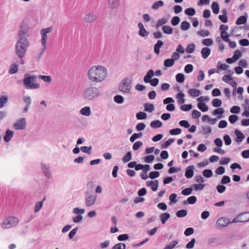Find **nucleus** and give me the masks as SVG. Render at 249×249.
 <instances>
[{"label": "nucleus", "instance_id": "nucleus-57", "mask_svg": "<svg viewBox=\"0 0 249 249\" xmlns=\"http://www.w3.org/2000/svg\"><path fill=\"white\" fill-rule=\"evenodd\" d=\"M192 108V105H183L180 107V109L184 111H188L191 110Z\"/></svg>", "mask_w": 249, "mask_h": 249}, {"label": "nucleus", "instance_id": "nucleus-23", "mask_svg": "<svg viewBox=\"0 0 249 249\" xmlns=\"http://www.w3.org/2000/svg\"><path fill=\"white\" fill-rule=\"evenodd\" d=\"M184 94L182 91L179 92L176 96V98L178 99V102L179 104L181 105L185 103V100L184 98Z\"/></svg>", "mask_w": 249, "mask_h": 249}, {"label": "nucleus", "instance_id": "nucleus-3", "mask_svg": "<svg viewBox=\"0 0 249 249\" xmlns=\"http://www.w3.org/2000/svg\"><path fill=\"white\" fill-rule=\"evenodd\" d=\"M100 95L101 91L100 89L92 85L86 88L83 93L84 98L89 101H93Z\"/></svg>", "mask_w": 249, "mask_h": 249}, {"label": "nucleus", "instance_id": "nucleus-25", "mask_svg": "<svg viewBox=\"0 0 249 249\" xmlns=\"http://www.w3.org/2000/svg\"><path fill=\"white\" fill-rule=\"evenodd\" d=\"M211 53V50L209 48L205 47L202 48L201 51L202 56L203 58H207L210 55Z\"/></svg>", "mask_w": 249, "mask_h": 249}, {"label": "nucleus", "instance_id": "nucleus-16", "mask_svg": "<svg viewBox=\"0 0 249 249\" xmlns=\"http://www.w3.org/2000/svg\"><path fill=\"white\" fill-rule=\"evenodd\" d=\"M146 185L151 188L153 191H156L158 188V181L156 180L154 181L149 180L146 182Z\"/></svg>", "mask_w": 249, "mask_h": 249}, {"label": "nucleus", "instance_id": "nucleus-41", "mask_svg": "<svg viewBox=\"0 0 249 249\" xmlns=\"http://www.w3.org/2000/svg\"><path fill=\"white\" fill-rule=\"evenodd\" d=\"M190 24L186 21L182 22L181 24V29L183 31L187 30L190 28Z\"/></svg>", "mask_w": 249, "mask_h": 249}, {"label": "nucleus", "instance_id": "nucleus-49", "mask_svg": "<svg viewBox=\"0 0 249 249\" xmlns=\"http://www.w3.org/2000/svg\"><path fill=\"white\" fill-rule=\"evenodd\" d=\"M142 134L140 133H134L130 138V141L132 142H134L135 140L138 138L141 137Z\"/></svg>", "mask_w": 249, "mask_h": 249}, {"label": "nucleus", "instance_id": "nucleus-34", "mask_svg": "<svg viewBox=\"0 0 249 249\" xmlns=\"http://www.w3.org/2000/svg\"><path fill=\"white\" fill-rule=\"evenodd\" d=\"M144 110L146 112H152L154 110V106L150 103H146L144 105Z\"/></svg>", "mask_w": 249, "mask_h": 249}, {"label": "nucleus", "instance_id": "nucleus-18", "mask_svg": "<svg viewBox=\"0 0 249 249\" xmlns=\"http://www.w3.org/2000/svg\"><path fill=\"white\" fill-rule=\"evenodd\" d=\"M80 113L83 116H89L91 114L90 107L88 106L82 107L79 111Z\"/></svg>", "mask_w": 249, "mask_h": 249}, {"label": "nucleus", "instance_id": "nucleus-51", "mask_svg": "<svg viewBox=\"0 0 249 249\" xmlns=\"http://www.w3.org/2000/svg\"><path fill=\"white\" fill-rule=\"evenodd\" d=\"M146 114L143 112H139L136 114L137 119L138 120L145 119L146 118Z\"/></svg>", "mask_w": 249, "mask_h": 249}, {"label": "nucleus", "instance_id": "nucleus-15", "mask_svg": "<svg viewBox=\"0 0 249 249\" xmlns=\"http://www.w3.org/2000/svg\"><path fill=\"white\" fill-rule=\"evenodd\" d=\"M230 223V220L228 218L222 217L217 220L216 225L218 227H226Z\"/></svg>", "mask_w": 249, "mask_h": 249}, {"label": "nucleus", "instance_id": "nucleus-17", "mask_svg": "<svg viewBox=\"0 0 249 249\" xmlns=\"http://www.w3.org/2000/svg\"><path fill=\"white\" fill-rule=\"evenodd\" d=\"M195 169L194 166L191 165L189 166H188L186 168L185 176V177L188 178H190L193 177L194 175V170Z\"/></svg>", "mask_w": 249, "mask_h": 249}, {"label": "nucleus", "instance_id": "nucleus-40", "mask_svg": "<svg viewBox=\"0 0 249 249\" xmlns=\"http://www.w3.org/2000/svg\"><path fill=\"white\" fill-rule=\"evenodd\" d=\"M45 199V198L44 197L42 201H39L36 203L35 207V210L34 212L35 213L38 212L42 208V203L43 201Z\"/></svg>", "mask_w": 249, "mask_h": 249}, {"label": "nucleus", "instance_id": "nucleus-19", "mask_svg": "<svg viewBox=\"0 0 249 249\" xmlns=\"http://www.w3.org/2000/svg\"><path fill=\"white\" fill-rule=\"evenodd\" d=\"M18 39H28L27 37L29 36V35L28 33L27 30H20L18 33Z\"/></svg>", "mask_w": 249, "mask_h": 249}, {"label": "nucleus", "instance_id": "nucleus-55", "mask_svg": "<svg viewBox=\"0 0 249 249\" xmlns=\"http://www.w3.org/2000/svg\"><path fill=\"white\" fill-rule=\"evenodd\" d=\"M181 132V130L180 128H174L170 130V134L172 135H178Z\"/></svg>", "mask_w": 249, "mask_h": 249}, {"label": "nucleus", "instance_id": "nucleus-38", "mask_svg": "<svg viewBox=\"0 0 249 249\" xmlns=\"http://www.w3.org/2000/svg\"><path fill=\"white\" fill-rule=\"evenodd\" d=\"M174 64V61L173 59L171 58L166 59L164 61V65L167 67H171Z\"/></svg>", "mask_w": 249, "mask_h": 249}, {"label": "nucleus", "instance_id": "nucleus-53", "mask_svg": "<svg viewBox=\"0 0 249 249\" xmlns=\"http://www.w3.org/2000/svg\"><path fill=\"white\" fill-rule=\"evenodd\" d=\"M212 104L214 107H219L221 105L222 102L219 99L215 98L213 100Z\"/></svg>", "mask_w": 249, "mask_h": 249}, {"label": "nucleus", "instance_id": "nucleus-35", "mask_svg": "<svg viewBox=\"0 0 249 249\" xmlns=\"http://www.w3.org/2000/svg\"><path fill=\"white\" fill-rule=\"evenodd\" d=\"M178 243V240H174L170 242L169 244L167 245L163 249H173Z\"/></svg>", "mask_w": 249, "mask_h": 249}, {"label": "nucleus", "instance_id": "nucleus-29", "mask_svg": "<svg viewBox=\"0 0 249 249\" xmlns=\"http://www.w3.org/2000/svg\"><path fill=\"white\" fill-rule=\"evenodd\" d=\"M196 201V197L195 196H191L188 198L186 200H184L183 201V204L184 205L187 204H195Z\"/></svg>", "mask_w": 249, "mask_h": 249}, {"label": "nucleus", "instance_id": "nucleus-21", "mask_svg": "<svg viewBox=\"0 0 249 249\" xmlns=\"http://www.w3.org/2000/svg\"><path fill=\"white\" fill-rule=\"evenodd\" d=\"M18 68L17 64L13 63L9 67L8 73L10 74H15L18 72Z\"/></svg>", "mask_w": 249, "mask_h": 249}, {"label": "nucleus", "instance_id": "nucleus-54", "mask_svg": "<svg viewBox=\"0 0 249 249\" xmlns=\"http://www.w3.org/2000/svg\"><path fill=\"white\" fill-rule=\"evenodd\" d=\"M203 175L206 178H210L213 175V172L211 170L205 169L203 171Z\"/></svg>", "mask_w": 249, "mask_h": 249}, {"label": "nucleus", "instance_id": "nucleus-28", "mask_svg": "<svg viewBox=\"0 0 249 249\" xmlns=\"http://www.w3.org/2000/svg\"><path fill=\"white\" fill-rule=\"evenodd\" d=\"M188 94L192 97H197L200 94V91L199 90L192 89L188 91Z\"/></svg>", "mask_w": 249, "mask_h": 249}, {"label": "nucleus", "instance_id": "nucleus-8", "mask_svg": "<svg viewBox=\"0 0 249 249\" xmlns=\"http://www.w3.org/2000/svg\"><path fill=\"white\" fill-rule=\"evenodd\" d=\"M41 45L42 48L40 49V52L39 53L40 56L41 55L44 51L45 50L46 48V37H47V29L44 28L42 29L41 31Z\"/></svg>", "mask_w": 249, "mask_h": 249}, {"label": "nucleus", "instance_id": "nucleus-14", "mask_svg": "<svg viewBox=\"0 0 249 249\" xmlns=\"http://www.w3.org/2000/svg\"><path fill=\"white\" fill-rule=\"evenodd\" d=\"M138 26L139 28V35L142 37H145L148 36L149 32L146 30L143 24L141 22L138 23Z\"/></svg>", "mask_w": 249, "mask_h": 249}, {"label": "nucleus", "instance_id": "nucleus-31", "mask_svg": "<svg viewBox=\"0 0 249 249\" xmlns=\"http://www.w3.org/2000/svg\"><path fill=\"white\" fill-rule=\"evenodd\" d=\"M197 107L202 112H206L209 109L208 107L205 103L202 102H198Z\"/></svg>", "mask_w": 249, "mask_h": 249}, {"label": "nucleus", "instance_id": "nucleus-11", "mask_svg": "<svg viewBox=\"0 0 249 249\" xmlns=\"http://www.w3.org/2000/svg\"><path fill=\"white\" fill-rule=\"evenodd\" d=\"M107 6L111 10L118 9L120 6V0H107Z\"/></svg>", "mask_w": 249, "mask_h": 249}, {"label": "nucleus", "instance_id": "nucleus-59", "mask_svg": "<svg viewBox=\"0 0 249 249\" xmlns=\"http://www.w3.org/2000/svg\"><path fill=\"white\" fill-rule=\"evenodd\" d=\"M240 108L238 106H233L230 109V111L232 113H239L240 112Z\"/></svg>", "mask_w": 249, "mask_h": 249}, {"label": "nucleus", "instance_id": "nucleus-43", "mask_svg": "<svg viewBox=\"0 0 249 249\" xmlns=\"http://www.w3.org/2000/svg\"><path fill=\"white\" fill-rule=\"evenodd\" d=\"M185 14L188 16H194L196 14V10L194 8H188L185 10Z\"/></svg>", "mask_w": 249, "mask_h": 249}, {"label": "nucleus", "instance_id": "nucleus-1", "mask_svg": "<svg viewBox=\"0 0 249 249\" xmlns=\"http://www.w3.org/2000/svg\"><path fill=\"white\" fill-rule=\"evenodd\" d=\"M108 75L107 69L102 65H94L90 67L87 73L88 79L91 82L99 83L106 80Z\"/></svg>", "mask_w": 249, "mask_h": 249}, {"label": "nucleus", "instance_id": "nucleus-60", "mask_svg": "<svg viewBox=\"0 0 249 249\" xmlns=\"http://www.w3.org/2000/svg\"><path fill=\"white\" fill-rule=\"evenodd\" d=\"M142 142L140 141H137L135 142L133 145V149L135 151L137 150L139 148L142 146Z\"/></svg>", "mask_w": 249, "mask_h": 249}, {"label": "nucleus", "instance_id": "nucleus-61", "mask_svg": "<svg viewBox=\"0 0 249 249\" xmlns=\"http://www.w3.org/2000/svg\"><path fill=\"white\" fill-rule=\"evenodd\" d=\"M180 21V18L178 17H174L171 19V23L173 26L177 25Z\"/></svg>", "mask_w": 249, "mask_h": 249}, {"label": "nucleus", "instance_id": "nucleus-6", "mask_svg": "<svg viewBox=\"0 0 249 249\" xmlns=\"http://www.w3.org/2000/svg\"><path fill=\"white\" fill-rule=\"evenodd\" d=\"M19 220L15 216H10L6 217L0 223V227L2 229H8L16 227L18 223Z\"/></svg>", "mask_w": 249, "mask_h": 249}, {"label": "nucleus", "instance_id": "nucleus-62", "mask_svg": "<svg viewBox=\"0 0 249 249\" xmlns=\"http://www.w3.org/2000/svg\"><path fill=\"white\" fill-rule=\"evenodd\" d=\"M160 173L158 171L151 172L149 173V177L151 179H154L159 177Z\"/></svg>", "mask_w": 249, "mask_h": 249}, {"label": "nucleus", "instance_id": "nucleus-64", "mask_svg": "<svg viewBox=\"0 0 249 249\" xmlns=\"http://www.w3.org/2000/svg\"><path fill=\"white\" fill-rule=\"evenodd\" d=\"M238 120V116L235 115H230L229 117V120L231 124L235 123Z\"/></svg>", "mask_w": 249, "mask_h": 249}, {"label": "nucleus", "instance_id": "nucleus-20", "mask_svg": "<svg viewBox=\"0 0 249 249\" xmlns=\"http://www.w3.org/2000/svg\"><path fill=\"white\" fill-rule=\"evenodd\" d=\"M14 132L9 130L7 129L5 132V135L4 137V141L5 142H9L12 138L13 137L14 135Z\"/></svg>", "mask_w": 249, "mask_h": 249}, {"label": "nucleus", "instance_id": "nucleus-47", "mask_svg": "<svg viewBox=\"0 0 249 249\" xmlns=\"http://www.w3.org/2000/svg\"><path fill=\"white\" fill-rule=\"evenodd\" d=\"M126 246L124 243H119L115 245L111 249H125Z\"/></svg>", "mask_w": 249, "mask_h": 249}, {"label": "nucleus", "instance_id": "nucleus-45", "mask_svg": "<svg viewBox=\"0 0 249 249\" xmlns=\"http://www.w3.org/2000/svg\"><path fill=\"white\" fill-rule=\"evenodd\" d=\"M114 101L118 104H122L124 102V99L122 96L118 95L114 96Z\"/></svg>", "mask_w": 249, "mask_h": 249}, {"label": "nucleus", "instance_id": "nucleus-24", "mask_svg": "<svg viewBox=\"0 0 249 249\" xmlns=\"http://www.w3.org/2000/svg\"><path fill=\"white\" fill-rule=\"evenodd\" d=\"M163 43L162 41L158 40L157 43L155 44L154 47V50L155 53L159 54L160 53V49L163 45Z\"/></svg>", "mask_w": 249, "mask_h": 249}, {"label": "nucleus", "instance_id": "nucleus-52", "mask_svg": "<svg viewBox=\"0 0 249 249\" xmlns=\"http://www.w3.org/2000/svg\"><path fill=\"white\" fill-rule=\"evenodd\" d=\"M202 43L204 45L210 46L213 44V41L211 38H206L203 40Z\"/></svg>", "mask_w": 249, "mask_h": 249}, {"label": "nucleus", "instance_id": "nucleus-50", "mask_svg": "<svg viewBox=\"0 0 249 249\" xmlns=\"http://www.w3.org/2000/svg\"><path fill=\"white\" fill-rule=\"evenodd\" d=\"M176 80L178 83H183L184 81V76L182 73H178L176 75Z\"/></svg>", "mask_w": 249, "mask_h": 249}, {"label": "nucleus", "instance_id": "nucleus-58", "mask_svg": "<svg viewBox=\"0 0 249 249\" xmlns=\"http://www.w3.org/2000/svg\"><path fill=\"white\" fill-rule=\"evenodd\" d=\"M167 20L165 18H162L159 19L157 22V27H160L166 23Z\"/></svg>", "mask_w": 249, "mask_h": 249}, {"label": "nucleus", "instance_id": "nucleus-63", "mask_svg": "<svg viewBox=\"0 0 249 249\" xmlns=\"http://www.w3.org/2000/svg\"><path fill=\"white\" fill-rule=\"evenodd\" d=\"M78 228H75L73 229H72L69 233V237L70 239H72L73 237L76 234L77 231H78Z\"/></svg>", "mask_w": 249, "mask_h": 249}, {"label": "nucleus", "instance_id": "nucleus-37", "mask_svg": "<svg viewBox=\"0 0 249 249\" xmlns=\"http://www.w3.org/2000/svg\"><path fill=\"white\" fill-rule=\"evenodd\" d=\"M247 22V18L245 16H241L238 18L236 21V24L238 25L245 23Z\"/></svg>", "mask_w": 249, "mask_h": 249}, {"label": "nucleus", "instance_id": "nucleus-22", "mask_svg": "<svg viewBox=\"0 0 249 249\" xmlns=\"http://www.w3.org/2000/svg\"><path fill=\"white\" fill-rule=\"evenodd\" d=\"M235 133L236 136V139H235L236 142H241L245 138V136L242 132L237 129L235 131Z\"/></svg>", "mask_w": 249, "mask_h": 249}, {"label": "nucleus", "instance_id": "nucleus-33", "mask_svg": "<svg viewBox=\"0 0 249 249\" xmlns=\"http://www.w3.org/2000/svg\"><path fill=\"white\" fill-rule=\"evenodd\" d=\"M164 5V3L161 0H159L155 2L152 6V8L153 10H158L159 8L163 6Z\"/></svg>", "mask_w": 249, "mask_h": 249}, {"label": "nucleus", "instance_id": "nucleus-26", "mask_svg": "<svg viewBox=\"0 0 249 249\" xmlns=\"http://www.w3.org/2000/svg\"><path fill=\"white\" fill-rule=\"evenodd\" d=\"M170 217V215L169 213H165L161 214L160 215V218L161 220V222L162 224L165 223L167 220Z\"/></svg>", "mask_w": 249, "mask_h": 249}, {"label": "nucleus", "instance_id": "nucleus-5", "mask_svg": "<svg viewBox=\"0 0 249 249\" xmlns=\"http://www.w3.org/2000/svg\"><path fill=\"white\" fill-rule=\"evenodd\" d=\"M36 82V77L29 74H25L23 79V85L27 89H36L39 85Z\"/></svg>", "mask_w": 249, "mask_h": 249}, {"label": "nucleus", "instance_id": "nucleus-36", "mask_svg": "<svg viewBox=\"0 0 249 249\" xmlns=\"http://www.w3.org/2000/svg\"><path fill=\"white\" fill-rule=\"evenodd\" d=\"M212 9L214 14H217L219 11L218 4L216 2H213L212 4Z\"/></svg>", "mask_w": 249, "mask_h": 249}, {"label": "nucleus", "instance_id": "nucleus-2", "mask_svg": "<svg viewBox=\"0 0 249 249\" xmlns=\"http://www.w3.org/2000/svg\"><path fill=\"white\" fill-rule=\"evenodd\" d=\"M30 45L29 39H18L15 45V53L19 58V63L21 64H24L23 58L25 56L26 52Z\"/></svg>", "mask_w": 249, "mask_h": 249}, {"label": "nucleus", "instance_id": "nucleus-27", "mask_svg": "<svg viewBox=\"0 0 249 249\" xmlns=\"http://www.w3.org/2000/svg\"><path fill=\"white\" fill-rule=\"evenodd\" d=\"M8 97L7 95H1L0 96V108L4 107L8 102Z\"/></svg>", "mask_w": 249, "mask_h": 249}, {"label": "nucleus", "instance_id": "nucleus-56", "mask_svg": "<svg viewBox=\"0 0 249 249\" xmlns=\"http://www.w3.org/2000/svg\"><path fill=\"white\" fill-rule=\"evenodd\" d=\"M92 149V147L90 146L89 147H88L87 146H82L81 147V150L84 152L88 154H91V150Z\"/></svg>", "mask_w": 249, "mask_h": 249}, {"label": "nucleus", "instance_id": "nucleus-46", "mask_svg": "<svg viewBox=\"0 0 249 249\" xmlns=\"http://www.w3.org/2000/svg\"><path fill=\"white\" fill-rule=\"evenodd\" d=\"M195 49V45L194 44H189L186 49V52L187 53H192L194 52Z\"/></svg>", "mask_w": 249, "mask_h": 249}, {"label": "nucleus", "instance_id": "nucleus-10", "mask_svg": "<svg viewBox=\"0 0 249 249\" xmlns=\"http://www.w3.org/2000/svg\"><path fill=\"white\" fill-rule=\"evenodd\" d=\"M97 18V15L93 13L86 14L83 17V20L86 23H91L94 22Z\"/></svg>", "mask_w": 249, "mask_h": 249}, {"label": "nucleus", "instance_id": "nucleus-32", "mask_svg": "<svg viewBox=\"0 0 249 249\" xmlns=\"http://www.w3.org/2000/svg\"><path fill=\"white\" fill-rule=\"evenodd\" d=\"M162 123L159 120L152 121L150 123V126L153 128H160L162 126Z\"/></svg>", "mask_w": 249, "mask_h": 249}, {"label": "nucleus", "instance_id": "nucleus-13", "mask_svg": "<svg viewBox=\"0 0 249 249\" xmlns=\"http://www.w3.org/2000/svg\"><path fill=\"white\" fill-rule=\"evenodd\" d=\"M222 80L225 82L231 85L233 88H236L237 86L236 83L233 80L232 77L229 75H226L223 77Z\"/></svg>", "mask_w": 249, "mask_h": 249}, {"label": "nucleus", "instance_id": "nucleus-42", "mask_svg": "<svg viewBox=\"0 0 249 249\" xmlns=\"http://www.w3.org/2000/svg\"><path fill=\"white\" fill-rule=\"evenodd\" d=\"M197 34L201 37H206L210 35V32L208 30H202L197 32Z\"/></svg>", "mask_w": 249, "mask_h": 249}, {"label": "nucleus", "instance_id": "nucleus-4", "mask_svg": "<svg viewBox=\"0 0 249 249\" xmlns=\"http://www.w3.org/2000/svg\"><path fill=\"white\" fill-rule=\"evenodd\" d=\"M132 78L128 76L123 79L119 85V89L124 94L131 93L132 89Z\"/></svg>", "mask_w": 249, "mask_h": 249}, {"label": "nucleus", "instance_id": "nucleus-9", "mask_svg": "<svg viewBox=\"0 0 249 249\" xmlns=\"http://www.w3.org/2000/svg\"><path fill=\"white\" fill-rule=\"evenodd\" d=\"M26 126V120L24 118H20L13 124V127L16 130H23Z\"/></svg>", "mask_w": 249, "mask_h": 249}, {"label": "nucleus", "instance_id": "nucleus-30", "mask_svg": "<svg viewBox=\"0 0 249 249\" xmlns=\"http://www.w3.org/2000/svg\"><path fill=\"white\" fill-rule=\"evenodd\" d=\"M162 30L164 33L168 35H171L173 32V28L169 26H163L162 27Z\"/></svg>", "mask_w": 249, "mask_h": 249}, {"label": "nucleus", "instance_id": "nucleus-7", "mask_svg": "<svg viewBox=\"0 0 249 249\" xmlns=\"http://www.w3.org/2000/svg\"><path fill=\"white\" fill-rule=\"evenodd\" d=\"M248 221H249V212H246L239 214L232 220L231 223L246 222Z\"/></svg>", "mask_w": 249, "mask_h": 249}, {"label": "nucleus", "instance_id": "nucleus-39", "mask_svg": "<svg viewBox=\"0 0 249 249\" xmlns=\"http://www.w3.org/2000/svg\"><path fill=\"white\" fill-rule=\"evenodd\" d=\"M132 159V155L131 152H128L126 154L123 158L122 160L124 163H126L130 161Z\"/></svg>", "mask_w": 249, "mask_h": 249}, {"label": "nucleus", "instance_id": "nucleus-12", "mask_svg": "<svg viewBox=\"0 0 249 249\" xmlns=\"http://www.w3.org/2000/svg\"><path fill=\"white\" fill-rule=\"evenodd\" d=\"M97 199V196L94 195H90L86 197L85 203L87 207L93 206Z\"/></svg>", "mask_w": 249, "mask_h": 249}, {"label": "nucleus", "instance_id": "nucleus-44", "mask_svg": "<svg viewBox=\"0 0 249 249\" xmlns=\"http://www.w3.org/2000/svg\"><path fill=\"white\" fill-rule=\"evenodd\" d=\"M241 56L242 53L239 50H237L234 52L232 57L234 60L237 61L241 57Z\"/></svg>", "mask_w": 249, "mask_h": 249}, {"label": "nucleus", "instance_id": "nucleus-48", "mask_svg": "<svg viewBox=\"0 0 249 249\" xmlns=\"http://www.w3.org/2000/svg\"><path fill=\"white\" fill-rule=\"evenodd\" d=\"M187 212L185 210H179L177 213V216L178 217H183L187 215Z\"/></svg>", "mask_w": 249, "mask_h": 249}]
</instances>
